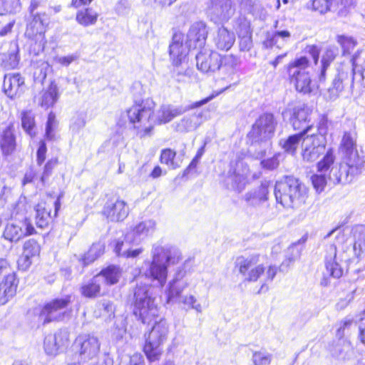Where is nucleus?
I'll use <instances>...</instances> for the list:
<instances>
[{
	"label": "nucleus",
	"mask_w": 365,
	"mask_h": 365,
	"mask_svg": "<svg viewBox=\"0 0 365 365\" xmlns=\"http://www.w3.org/2000/svg\"><path fill=\"white\" fill-rule=\"evenodd\" d=\"M235 9L231 0H210L207 12L215 21H227L235 14Z\"/></svg>",
	"instance_id": "6ab92c4d"
},
{
	"label": "nucleus",
	"mask_w": 365,
	"mask_h": 365,
	"mask_svg": "<svg viewBox=\"0 0 365 365\" xmlns=\"http://www.w3.org/2000/svg\"><path fill=\"white\" fill-rule=\"evenodd\" d=\"M72 347L81 362L93 364L100 354L101 342L95 335L82 333L76 337Z\"/></svg>",
	"instance_id": "f8f14e48"
},
{
	"label": "nucleus",
	"mask_w": 365,
	"mask_h": 365,
	"mask_svg": "<svg viewBox=\"0 0 365 365\" xmlns=\"http://www.w3.org/2000/svg\"><path fill=\"white\" fill-rule=\"evenodd\" d=\"M58 125V122L56 119V115L53 112H50L48 115V119L46 125V138L52 140L54 139V130Z\"/></svg>",
	"instance_id": "13d9d810"
},
{
	"label": "nucleus",
	"mask_w": 365,
	"mask_h": 365,
	"mask_svg": "<svg viewBox=\"0 0 365 365\" xmlns=\"http://www.w3.org/2000/svg\"><path fill=\"white\" fill-rule=\"evenodd\" d=\"M254 365H269L272 360V355L266 351H255L252 357Z\"/></svg>",
	"instance_id": "864d4df0"
},
{
	"label": "nucleus",
	"mask_w": 365,
	"mask_h": 365,
	"mask_svg": "<svg viewBox=\"0 0 365 365\" xmlns=\"http://www.w3.org/2000/svg\"><path fill=\"white\" fill-rule=\"evenodd\" d=\"M299 255L300 252L296 245L290 246L288 248V255L282 263L281 267H289L291 263L294 262L299 257Z\"/></svg>",
	"instance_id": "e2e57ef3"
},
{
	"label": "nucleus",
	"mask_w": 365,
	"mask_h": 365,
	"mask_svg": "<svg viewBox=\"0 0 365 365\" xmlns=\"http://www.w3.org/2000/svg\"><path fill=\"white\" fill-rule=\"evenodd\" d=\"M35 211L36 225L40 228L46 227L51 218L50 205L41 202L36 206Z\"/></svg>",
	"instance_id": "4c0bfd02"
},
{
	"label": "nucleus",
	"mask_w": 365,
	"mask_h": 365,
	"mask_svg": "<svg viewBox=\"0 0 365 365\" xmlns=\"http://www.w3.org/2000/svg\"><path fill=\"white\" fill-rule=\"evenodd\" d=\"M312 110L307 106H296L293 109L290 123L295 130L304 135L310 134L315 128L311 123Z\"/></svg>",
	"instance_id": "2eb2a0df"
},
{
	"label": "nucleus",
	"mask_w": 365,
	"mask_h": 365,
	"mask_svg": "<svg viewBox=\"0 0 365 365\" xmlns=\"http://www.w3.org/2000/svg\"><path fill=\"white\" fill-rule=\"evenodd\" d=\"M205 120L207 118L202 110L195 112L182 118L177 124V130L180 132H190L196 130Z\"/></svg>",
	"instance_id": "bb28decb"
},
{
	"label": "nucleus",
	"mask_w": 365,
	"mask_h": 365,
	"mask_svg": "<svg viewBox=\"0 0 365 365\" xmlns=\"http://www.w3.org/2000/svg\"><path fill=\"white\" fill-rule=\"evenodd\" d=\"M268 182H262L260 185L250 190L244 196L247 204L256 207L268 200L269 189Z\"/></svg>",
	"instance_id": "cd10ccee"
},
{
	"label": "nucleus",
	"mask_w": 365,
	"mask_h": 365,
	"mask_svg": "<svg viewBox=\"0 0 365 365\" xmlns=\"http://www.w3.org/2000/svg\"><path fill=\"white\" fill-rule=\"evenodd\" d=\"M316 133L306 135L302 142V157L304 160L314 161L324 153L327 144L326 135L328 130V121L322 117L316 126Z\"/></svg>",
	"instance_id": "6e6552de"
},
{
	"label": "nucleus",
	"mask_w": 365,
	"mask_h": 365,
	"mask_svg": "<svg viewBox=\"0 0 365 365\" xmlns=\"http://www.w3.org/2000/svg\"><path fill=\"white\" fill-rule=\"evenodd\" d=\"M237 168H231L225 180V184L227 189L241 192L245 187L247 183V170L244 168L242 171L237 170L242 165V162L236 163Z\"/></svg>",
	"instance_id": "393cba45"
},
{
	"label": "nucleus",
	"mask_w": 365,
	"mask_h": 365,
	"mask_svg": "<svg viewBox=\"0 0 365 365\" xmlns=\"http://www.w3.org/2000/svg\"><path fill=\"white\" fill-rule=\"evenodd\" d=\"M152 260L148 262V268L145 274L160 288H162L168 277V267L178 264L181 259L179 249L171 245L155 244L151 250Z\"/></svg>",
	"instance_id": "7ed1b4c3"
},
{
	"label": "nucleus",
	"mask_w": 365,
	"mask_h": 365,
	"mask_svg": "<svg viewBox=\"0 0 365 365\" xmlns=\"http://www.w3.org/2000/svg\"><path fill=\"white\" fill-rule=\"evenodd\" d=\"M168 328L165 321H155L150 331L145 334L143 352L150 362L160 360L163 353V344L167 339Z\"/></svg>",
	"instance_id": "1a4fd4ad"
},
{
	"label": "nucleus",
	"mask_w": 365,
	"mask_h": 365,
	"mask_svg": "<svg viewBox=\"0 0 365 365\" xmlns=\"http://www.w3.org/2000/svg\"><path fill=\"white\" fill-rule=\"evenodd\" d=\"M154 101L150 98H146L135 101L127 110L129 124L138 137L142 138L150 136L155 123H167L189 108L182 106L163 105L154 113Z\"/></svg>",
	"instance_id": "f257e3e1"
},
{
	"label": "nucleus",
	"mask_w": 365,
	"mask_h": 365,
	"mask_svg": "<svg viewBox=\"0 0 365 365\" xmlns=\"http://www.w3.org/2000/svg\"><path fill=\"white\" fill-rule=\"evenodd\" d=\"M291 36L289 31H277L273 34L268 35L264 44L267 47H272L276 46L277 48H281L284 42H287Z\"/></svg>",
	"instance_id": "37998d69"
},
{
	"label": "nucleus",
	"mask_w": 365,
	"mask_h": 365,
	"mask_svg": "<svg viewBox=\"0 0 365 365\" xmlns=\"http://www.w3.org/2000/svg\"><path fill=\"white\" fill-rule=\"evenodd\" d=\"M309 61L306 56L295 58L287 66V73L290 83L296 91L303 94H310L317 89V84L311 79L307 69L309 67Z\"/></svg>",
	"instance_id": "0eeeda50"
},
{
	"label": "nucleus",
	"mask_w": 365,
	"mask_h": 365,
	"mask_svg": "<svg viewBox=\"0 0 365 365\" xmlns=\"http://www.w3.org/2000/svg\"><path fill=\"white\" fill-rule=\"evenodd\" d=\"M19 9V0H0V16L16 12Z\"/></svg>",
	"instance_id": "6e6d98bb"
},
{
	"label": "nucleus",
	"mask_w": 365,
	"mask_h": 365,
	"mask_svg": "<svg viewBox=\"0 0 365 365\" xmlns=\"http://www.w3.org/2000/svg\"><path fill=\"white\" fill-rule=\"evenodd\" d=\"M155 296L152 287L147 284H137L134 290L133 314L138 319H150L158 317L155 303Z\"/></svg>",
	"instance_id": "9d476101"
},
{
	"label": "nucleus",
	"mask_w": 365,
	"mask_h": 365,
	"mask_svg": "<svg viewBox=\"0 0 365 365\" xmlns=\"http://www.w3.org/2000/svg\"><path fill=\"white\" fill-rule=\"evenodd\" d=\"M71 331L68 329H60L54 334L46 335L43 340V350L46 355L56 356L63 352L71 344Z\"/></svg>",
	"instance_id": "ddd939ff"
},
{
	"label": "nucleus",
	"mask_w": 365,
	"mask_h": 365,
	"mask_svg": "<svg viewBox=\"0 0 365 365\" xmlns=\"http://www.w3.org/2000/svg\"><path fill=\"white\" fill-rule=\"evenodd\" d=\"M235 41V34L221 26L218 28L215 36L214 43L216 47L222 51H228L232 48Z\"/></svg>",
	"instance_id": "7c9ffc66"
},
{
	"label": "nucleus",
	"mask_w": 365,
	"mask_h": 365,
	"mask_svg": "<svg viewBox=\"0 0 365 365\" xmlns=\"http://www.w3.org/2000/svg\"><path fill=\"white\" fill-rule=\"evenodd\" d=\"M58 88L54 83H51L48 88L43 89L37 98L38 104L47 109L53 107L59 98Z\"/></svg>",
	"instance_id": "c85d7f7f"
},
{
	"label": "nucleus",
	"mask_w": 365,
	"mask_h": 365,
	"mask_svg": "<svg viewBox=\"0 0 365 365\" xmlns=\"http://www.w3.org/2000/svg\"><path fill=\"white\" fill-rule=\"evenodd\" d=\"M236 31L240 38L246 43L245 48H248L251 44L250 23L245 18H240L237 20Z\"/></svg>",
	"instance_id": "c03bdc74"
},
{
	"label": "nucleus",
	"mask_w": 365,
	"mask_h": 365,
	"mask_svg": "<svg viewBox=\"0 0 365 365\" xmlns=\"http://www.w3.org/2000/svg\"><path fill=\"white\" fill-rule=\"evenodd\" d=\"M69 302V297L53 300L42 309L41 317H44V319H56L55 313L66 308Z\"/></svg>",
	"instance_id": "f704fd0d"
},
{
	"label": "nucleus",
	"mask_w": 365,
	"mask_h": 365,
	"mask_svg": "<svg viewBox=\"0 0 365 365\" xmlns=\"http://www.w3.org/2000/svg\"><path fill=\"white\" fill-rule=\"evenodd\" d=\"M334 159L332 149H329L323 159L317 163V170L320 173L312 176V182L317 192H320L324 190L327 185V178L324 173L329 170L330 165L334 163Z\"/></svg>",
	"instance_id": "4be33fe9"
},
{
	"label": "nucleus",
	"mask_w": 365,
	"mask_h": 365,
	"mask_svg": "<svg viewBox=\"0 0 365 365\" xmlns=\"http://www.w3.org/2000/svg\"><path fill=\"white\" fill-rule=\"evenodd\" d=\"M355 241L352 249L347 248L338 255L336 247L334 245L327 247L324 257L327 271L334 277L339 278L343 274L340 262L351 261L354 257L359 258L365 252V228L356 227L354 230Z\"/></svg>",
	"instance_id": "20e7f679"
},
{
	"label": "nucleus",
	"mask_w": 365,
	"mask_h": 365,
	"mask_svg": "<svg viewBox=\"0 0 365 365\" xmlns=\"http://www.w3.org/2000/svg\"><path fill=\"white\" fill-rule=\"evenodd\" d=\"M35 229L31 222L24 219L22 221L8 223L4 231V237L10 242H18L24 237L34 233Z\"/></svg>",
	"instance_id": "a211bd4d"
},
{
	"label": "nucleus",
	"mask_w": 365,
	"mask_h": 365,
	"mask_svg": "<svg viewBox=\"0 0 365 365\" xmlns=\"http://www.w3.org/2000/svg\"><path fill=\"white\" fill-rule=\"evenodd\" d=\"M76 54H71L66 56H56L54 58L56 63L63 66H68L71 63L78 59Z\"/></svg>",
	"instance_id": "338daca9"
},
{
	"label": "nucleus",
	"mask_w": 365,
	"mask_h": 365,
	"mask_svg": "<svg viewBox=\"0 0 365 365\" xmlns=\"http://www.w3.org/2000/svg\"><path fill=\"white\" fill-rule=\"evenodd\" d=\"M18 279L15 274H9L0 283V304H6L16 292Z\"/></svg>",
	"instance_id": "c756f323"
},
{
	"label": "nucleus",
	"mask_w": 365,
	"mask_h": 365,
	"mask_svg": "<svg viewBox=\"0 0 365 365\" xmlns=\"http://www.w3.org/2000/svg\"><path fill=\"white\" fill-rule=\"evenodd\" d=\"M101 286V277L96 275L90 282L81 287V294L88 298L96 297L100 294Z\"/></svg>",
	"instance_id": "79ce46f5"
},
{
	"label": "nucleus",
	"mask_w": 365,
	"mask_h": 365,
	"mask_svg": "<svg viewBox=\"0 0 365 365\" xmlns=\"http://www.w3.org/2000/svg\"><path fill=\"white\" fill-rule=\"evenodd\" d=\"M21 125L24 130L30 135H32L35 126L34 115L30 111H24L21 113Z\"/></svg>",
	"instance_id": "4d7b16f0"
},
{
	"label": "nucleus",
	"mask_w": 365,
	"mask_h": 365,
	"mask_svg": "<svg viewBox=\"0 0 365 365\" xmlns=\"http://www.w3.org/2000/svg\"><path fill=\"white\" fill-rule=\"evenodd\" d=\"M16 137L14 125L11 123L0 133V147L4 155H10L16 148Z\"/></svg>",
	"instance_id": "473e14b6"
},
{
	"label": "nucleus",
	"mask_w": 365,
	"mask_h": 365,
	"mask_svg": "<svg viewBox=\"0 0 365 365\" xmlns=\"http://www.w3.org/2000/svg\"><path fill=\"white\" fill-rule=\"evenodd\" d=\"M19 46L16 42H11L6 53H0L1 66L6 69L15 68L20 60Z\"/></svg>",
	"instance_id": "2f4dec72"
},
{
	"label": "nucleus",
	"mask_w": 365,
	"mask_h": 365,
	"mask_svg": "<svg viewBox=\"0 0 365 365\" xmlns=\"http://www.w3.org/2000/svg\"><path fill=\"white\" fill-rule=\"evenodd\" d=\"M341 149L344 161L331 169L329 178L334 184H348L363 173L365 160L358 154L355 135L351 133L344 134Z\"/></svg>",
	"instance_id": "f03ea898"
},
{
	"label": "nucleus",
	"mask_w": 365,
	"mask_h": 365,
	"mask_svg": "<svg viewBox=\"0 0 365 365\" xmlns=\"http://www.w3.org/2000/svg\"><path fill=\"white\" fill-rule=\"evenodd\" d=\"M351 4V0H313L312 7L315 11H319L320 14H324L331 9H336L341 6V8H346ZM342 9H340V11Z\"/></svg>",
	"instance_id": "72a5a7b5"
},
{
	"label": "nucleus",
	"mask_w": 365,
	"mask_h": 365,
	"mask_svg": "<svg viewBox=\"0 0 365 365\" xmlns=\"http://www.w3.org/2000/svg\"><path fill=\"white\" fill-rule=\"evenodd\" d=\"M185 271L179 269L175 273L173 279L169 282L165 290L167 304L180 301L181 294L189 285L187 280L185 279Z\"/></svg>",
	"instance_id": "f3484780"
},
{
	"label": "nucleus",
	"mask_w": 365,
	"mask_h": 365,
	"mask_svg": "<svg viewBox=\"0 0 365 365\" xmlns=\"http://www.w3.org/2000/svg\"><path fill=\"white\" fill-rule=\"evenodd\" d=\"M329 351L333 356L345 360L352 353V346L347 340L339 339L336 344L330 347Z\"/></svg>",
	"instance_id": "e433bc0d"
},
{
	"label": "nucleus",
	"mask_w": 365,
	"mask_h": 365,
	"mask_svg": "<svg viewBox=\"0 0 365 365\" xmlns=\"http://www.w3.org/2000/svg\"><path fill=\"white\" fill-rule=\"evenodd\" d=\"M40 252V246L38 242L34 240H29L24 243V253L30 256L34 257L38 255Z\"/></svg>",
	"instance_id": "052dcab7"
},
{
	"label": "nucleus",
	"mask_w": 365,
	"mask_h": 365,
	"mask_svg": "<svg viewBox=\"0 0 365 365\" xmlns=\"http://www.w3.org/2000/svg\"><path fill=\"white\" fill-rule=\"evenodd\" d=\"M279 155H280L279 153L275 154L273 157L270 158L262 160L261 165L262 168L270 170L277 168L279 165L278 158Z\"/></svg>",
	"instance_id": "69168bd1"
},
{
	"label": "nucleus",
	"mask_w": 365,
	"mask_h": 365,
	"mask_svg": "<svg viewBox=\"0 0 365 365\" xmlns=\"http://www.w3.org/2000/svg\"><path fill=\"white\" fill-rule=\"evenodd\" d=\"M305 135L299 132V133L289 136L282 143L283 148L288 153H294L299 142L306 137Z\"/></svg>",
	"instance_id": "603ef678"
},
{
	"label": "nucleus",
	"mask_w": 365,
	"mask_h": 365,
	"mask_svg": "<svg viewBox=\"0 0 365 365\" xmlns=\"http://www.w3.org/2000/svg\"><path fill=\"white\" fill-rule=\"evenodd\" d=\"M238 64L237 58L233 55L220 56V69L223 73L230 75L233 74Z\"/></svg>",
	"instance_id": "de8ad7c7"
},
{
	"label": "nucleus",
	"mask_w": 365,
	"mask_h": 365,
	"mask_svg": "<svg viewBox=\"0 0 365 365\" xmlns=\"http://www.w3.org/2000/svg\"><path fill=\"white\" fill-rule=\"evenodd\" d=\"M185 306L195 310L197 312H202V307L193 295L185 296L181 297L180 301Z\"/></svg>",
	"instance_id": "680f3d73"
},
{
	"label": "nucleus",
	"mask_w": 365,
	"mask_h": 365,
	"mask_svg": "<svg viewBox=\"0 0 365 365\" xmlns=\"http://www.w3.org/2000/svg\"><path fill=\"white\" fill-rule=\"evenodd\" d=\"M305 195L304 185L293 177H286L275 184L276 200L285 208L299 207L304 202Z\"/></svg>",
	"instance_id": "39448f33"
},
{
	"label": "nucleus",
	"mask_w": 365,
	"mask_h": 365,
	"mask_svg": "<svg viewBox=\"0 0 365 365\" xmlns=\"http://www.w3.org/2000/svg\"><path fill=\"white\" fill-rule=\"evenodd\" d=\"M175 68L174 73L175 74V78L178 82H187L191 79L192 74L193 73L192 69L186 68L183 70L182 68H180L179 66Z\"/></svg>",
	"instance_id": "0e129e2a"
},
{
	"label": "nucleus",
	"mask_w": 365,
	"mask_h": 365,
	"mask_svg": "<svg viewBox=\"0 0 365 365\" xmlns=\"http://www.w3.org/2000/svg\"><path fill=\"white\" fill-rule=\"evenodd\" d=\"M263 257L259 255H252L247 257H238L236 262L240 273L243 276L245 282H257L264 274V283L273 280L277 273L278 268L276 266L267 267L262 262Z\"/></svg>",
	"instance_id": "423d86ee"
},
{
	"label": "nucleus",
	"mask_w": 365,
	"mask_h": 365,
	"mask_svg": "<svg viewBox=\"0 0 365 365\" xmlns=\"http://www.w3.org/2000/svg\"><path fill=\"white\" fill-rule=\"evenodd\" d=\"M277 125L274 115L271 113L261 115L252 125L247 135L252 145L262 144L264 150L270 145L269 140L274 136Z\"/></svg>",
	"instance_id": "9b49d317"
},
{
	"label": "nucleus",
	"mask_w": 365,
	"mask_h": 365,
	"mask_svg": "<svg viewBox=\"0 0 365 365\" xmlns=\"http://www.w3.org/2000/svg\"><path fill=\"white\" fill-rule=\"evenodd\" d=\"M345 74L339 73L333 80L331 86L328 88L329 98L331 101L336 99L344 90Z\"/></svg>",
	"instance_id": "49530a36"
},
{
	"label": "nucleus",
	"mask_w": 365,
	"mask_h": 365,
	"mask_svg": "<svg viewBox=\"0 0 365 365\" xmlns=\"http://www.w3.org/2000/svg\"><path fill=\"white\" fill-rule=\"evenodd\" d=\"M339 54V50L336 46H329L324 51L322 56V66L320 74L319 76V81H323L325 80L327 69L329 67L330 64L334 61Z\"/></svg>",
	"instance_id": "58836bf2"
},
{
	"label": "nucleus",
	"mask_w": 365,
	"mask_h": 365,
	"mask_svg": "<svg viewBox=\"0 0 365 365\" xmlns=\"http://www.w3.org/2000/svg\"><path fill=\"white\" fill-rule=\"evenodd\" d=\"M190 48L186 43H183V34H174L169 46L170 56L174 66H180L185 60Z\"/></svg>",
	"instance_id": "412c9836"
},
{
	"label": "nucleus",
	"mask_w": 365,
	"mask_h": 365,
	"mask_svg": "<svg viewBox=\"0 0 365 365\" xmlns=\"http://www.w3.org/2000/svg\"><path fill=\"white\" fill-rule=\"evenodd\" d=\"M207 36L205 24L202 21L195 22L189 29L185 43L190 49L202 48L205 44Z\"/></svg>",
	"instance_id": "5701e85b"
},
{
	"label": "nucleus",
	"mask_w": 365,
	"mask_h": 365,
	"mask_svg": "<svg viewBox=\"0 0 365 365\" xmlns=\"http://www.w3.org/2000/svg\"><path fill=\"white\" fill-rule=\"evenodd\" d=\"M155 222L153 220H145L136 225L128 232L132 233L138 239V242L145 237L152 235L155 230Z\"/></svg>",
	"instance_id": "c9c22d12"
},
{
	"label": "nucleus",
	"mask_w": 365,
	"mask_h": 365,
	"mask_svg": "<svg viewBox=\"0 0 365 365\" xmlns=\"http://www.w3.org/2000/svg\"><path fill=\"white\" fill-rule=\"evenodd\" d=\"M91 365H113V360L108 354H103L100 358L99 356L95 359L93 364Z\"/></svg>",
	"instance_id": "774afa93"
},
{
	"label": "nucleus",
	"mask_w": 365,
	"mask_h": 365,
	"mask_svg": "<svg viewBox=\"0 0 365 365\" xmlns=\"http://www.w3.org/2000/svg\"><path fill=\"white\" fill-rule=\"evenodd\" d=\"M220 55L216 51L203 50L196 55L197 68L203 73L215 72L220 69Z\"/></svg>",
	"instance_id": "b1692460"
},
{
	"label": "nucleus",
	"mask_w": 365,
	"mask_h": 365,
	"mask_svg": "<svg viewBox=\"0 0 365 365\" xmlns=\"http://www.w3.org/2000/svg\"><path fill=\"white\" fill-rule=\"evenodd\" d=\"M98 15L90 9L78 11L76 21L81 25L87 26L94 24L97 21Z\"/></svg>",
	"instance_id": "09e8293b"
},
{
	"label": "nucleus",
	"mask_w": 365,
	"mask_h": 365,
	"mask_svg": "<svg viewBox=\"0 0 365 365\" xmlns=\"http://www.w3.org/2000/svg\"><path fill=\"white\" fill-rule=\"evenodd\" d=\"M120 269L118 266L110 265L103 269L97 276L101 277V282H104L107 285L116 284L120 277Z\"/></svg>",
	"instance_id": "a19ab883"
},
{
	"label": "nucleus",
	"mask_w": 365,
	"mask_h": 365,
	"mask_svg": "<svg viewBox=\"0 0 365 365\" xmlns=\"http://www.w3.org/2000/svg\"><path fill=\"white\" fill-rule=\"evenodd\" d=\"M25 79L19 73H9L4 76L3 91L11 99L20 97L25 90Z\"/></svg>",
	"instance_id": "aec40b11"
},
{
	"label": "nucleus",
	"mask_w": 365,
	"mask_h": 365,
	"mask_svg": "<svg viewBox=\"0 0 365 365\" xmlns=\"http://www.w3.org/2000/svg\"><path fill=\"white\" fill-rule=\"evenodd\" d=\"M128 213L129 210L126 202L120 199L108 201L103 207V215L112 222L124 220Z\"/></svg>",
	"instance_id": "a878e982"
},
{
	"label": "nucleus",
	"mask_w": 365,
	"mask_h": 365,
	"mask_svg": "<svg viewBox=\"0 0 365 365\" xmlns=\"http://www.w3.org/2000/svg\"><path fill=\"white\" fill-rule=\"evenodd\" d=\"M240 6L241 11L252 14L255 18L264 16V9L257 0H241Z\"/></svg>",
	"instance_id": "ea45409f"
},
{
	"label": "nucleus",
	"mask_w": 365,
	"mask_h": 365,
	"mask_svg": "<svg viewBox=\"0 0 365 365\" xmlns=\"http://www.w3.org/2000/svg\"><path fill=\"white\" fill-rule=\"evenodd\" d=\"M32 20L28 24L26 36L39 43V46L43 49L46 41L45 39L46 26L48 24V18L44 13L33 14Z\"/></svg>",
	"instance_id": "dca6fc26"
},
{
	"label": "nucleus",
	"mask_w": 365,
	"mask_h": 365,
	"mask_svg": "<svg viewBox=\"0 0 365 365\" xmlns=\"http://www.w3.org/2000/svg\"><path fill=\"white\" fill-rule=\"evenodd\" d=\"M176 153L170 149H163L161 151L160 161L163 164H165L170 169H176L180 167V164L175 160Z\"/></svg>",
	"instance_id": "8fccbe9b"
},
{
	"label": "nucleus",
	"mask_w": 365,
	"mask_h": 365,
	"mask_svg": "<svg viewBox=\"0 0 365 365\" xmlns=\"http://www.w3.org/2000/svg\"><path fill=\"white\" fill-rule=\"evenodd\" d=\"M86 123V115L83 113H76L71 118L70 129L73 133H78Z\"/></svg>",
	"instance_id": "5fc2aeb1"
},
{
	"label": "nucleus",
	"mask_w": 365,
	"mask_h": 365,
	"mask_svg": "<svg viewBox=\"0 0 365 365\" xmlns=\"http://www.w3.org/2000/svg\"><path fill=\"white\" fill-rule=\"evenodd\" d=\"M138 243V239L133 236L132 233L128 232L121 238L113 240L110 242V246L118 256L125 258H135L143 252V249L140 247H133L135 245Z\"/></svg>",
	"instance_id": "4468645a"
},
{
	"label": "nucleus",
	"mask_w": 365,
	"mask_h": 365,
	"mask_svg": "<svg viewBox=\"0 0 365 365\" xmlns=\"http://www.w3.org/2000/svg\"><path fill=\"white\" fill-rule=\"evenodd\" d=\"M336 41L341 46L344 55L350 53L357 45L356 39L345 35H338L336 36Z\"/></svg>",
	"instance_id": "3c124183"
},
{
	"label": "nucleus",
	"mask_w": 365,
	"mask_h": 365,
	"mask_svg": "<svg viewBox=\"0 0 365 365\" xmlns=\"http://www.w3.org/2000/svg\"><path fill=\"white\" fill-rule=\"evenodd\" d=\"M104 250L105 245L103 243L97 242L93 244L88 252L84 255L81 259L83 265H87L94 262L103 254Z\"/></svg>",
	"instance_id": "a18cd8bd"
},
{
	"label": "nucleus",
	"mask_w": 365,
	"mask_h": 365,
	"mask_svg": "<svg viewBox=\"0 0 365 365\" xmlns=\"http://www.w3.org/2000/svg\"><path fill=\"white\" fill-rule=\"evenodd\" d=\"M57 164L58 159L56 158H53L48 160L47 163L45 164L42 175L40 178V181L43 185H44L46 182L48 180V178L52 174L53 168L57 165Z\"/></svg>",
	"instance_id": "bf43d9fd"
}]
</instances>
